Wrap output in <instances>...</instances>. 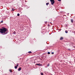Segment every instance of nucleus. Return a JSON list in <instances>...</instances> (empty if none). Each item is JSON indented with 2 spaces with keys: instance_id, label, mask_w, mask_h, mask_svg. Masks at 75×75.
<instances>
[{
  "instance_id": "nucleus-1",
  "label": "nucleus",
  "mask_w": 75,
  "mask_h": 75,
  "mask_svg": "<svg viewBox=\"0 0 75 75\" xmlns=\"http://www.w3.org/2000/svg\"><path fill=\"white\" fill-rule=\"evenodd\" d=\"M7 29L6 28H1L0 29V33L2 34H6L7 33Z\"/></svg>"
},
{
  "instance_id": "nucleus-2",
  "label": "nucleus",
  "mask_w": 75,
  "mask_h": 75,
  "mask_svg": "<svg viewBox=\"0 0 75 75\" xmlns=\"http://www.w3.org/2000/svg\"><path fill=\"white\" fill-rule=\"evenodd\" d=\"M50 1L51 3V4L53 5L54 4V3H55L54 0H50Z\"/></svg>"
},
{
  "instance_id": "nucleus-3",
  "label": "nucleus",
  "mask_w": 75,
  "mask_h": 75,
  "mask_svg": "<svg viewBox=\"0 0 75 75\" xmlns=\"http://www.w3.org/2000/svg\"><path fill=\"white\" fill-rule=\"evenodd\" d=\"M36 65H38L39 66H40V65H42V64H36Z\"/></svg>"
},
{
  "instance_id": "nucleus-4",
  "label": "nucleus",
  "mask_w": 75,
  "mask_h": 75,
  "mask_svg": "<svg viewBox=\"0 0 75 75\" xmlns=\"http://www.w3.org/2000/svg\"><path fill=\"white\" fill-rule=\"evenodd\" d=\"M74 22V21L73 20V19H71V23H73V22Z\"/></svg>"
},
{
  "instance_id": "nucleus-5",
  "label": "nucleus",
  "mask_w": 75,
  "mask_h": 75,
  "mask_svg": "<svg viewBox=\"0 0 75 75\" xmlns=\"http://www.w3.org/2000/svg\"><path fill=\"white\" fill-rule=\"evenodd\" d=\"M63 39V38L62 37H61L60 38V40H62Z\"/></svg>"
},
{
  "instance_id": "nucleus-6",
  "label": "nucleus",
  "mask_w": 75,
  "mask_h": 75,
  "mask_svg": "<svg viewBox=\"0 0 75 75\" xmlns=\"http://www.w3.org/2000/svg\"><path fill=\"white\" fill-rule=\"evenodd\" d=\"M9 71L10 72H13V71H12V70L10 69Z\"/></svg>"
},
{
  "instance_id": "nucleus-7",
  "label": "nucleus",
  "mask_w": 75,
  "mask_h": 75,
  "mask_svg": "<svg viewBox=\"0 0 75 75\" xmlns=\"http://www.w3.org/2000/svg\"><path fill=\"white\" fill-rule=\"evenodd\" d=\"M49 4V2H47V3H46V5L47 6L48 5V4Z\"/></svg>"
},
{
  "instance_id": "nucleus-8",
  "label": "nucleus",
  "mask_w": 75,
  "mask_h": 75,
  "mask_svg": "<svg viewBox=\"0 0 75 75\" xmlns=\"http://www.w3.org/2000/svg\"><path fill=\"white\" fill-rule=\"evenodd\" d=\"M28 52L29 54H31V53H32V52H31V51H29Z\"/></svg>"
},
{
  "instance_id": "nucleus-9",
  "label": "nucleus",
  "mask_w": 75,
  "mask_h": 75,
  "mask_svg": "<svg viewBox=\"0 0 75 75\" xmlns=\"http://www.w3.org/2000/svg\"><path fill=\"white\" fill-rule=\"evenodd\" d=\"M15 69H17V66H16L15 67Z\"/></svg>"
},
{
  "instance_id": "nucleus-10",
  "label": "nucleus",
  "mask_w": 75,
  "mask_h": 75,
  "mask_svg": "<svg viewBox=\"0 0 75 75\" xmlns=\"http://www.w3.org/2000/svg\"><path fill=\"white\" fill-rule=\"evenodd\" d=\"M21 68L19 67V71H20V70H21Z\"/></svg>"
},
{
  "instance_id": "nucleus-11",
  "label": "nucleus",
  "mask_w": 75,
  "mask_h": 75,
  "mask_svg": "<svg viewBox=\"0 0 75 75\" xmlns=\"http://www.w3.org/2000/svg\"><path fill=\"white\" fill-rule=\"evenodd\" d=\"M65 32L66 33H68V31H67V30H66L65 31Z\"/></svg>"
},
{
  "instance_id": "nucleus-12",
  "label": "nucleus",
  "mask_w": 75,
  "mask_h": 75,
  "mask_svg": "<svg viewBox=\"0 0 75 75\" xmlns=\"http://www.w3.org/2000/svg\"><path fill=\"white\" fill-rule=\"evenodd\" d=\"M47 54H50V52H47Z\"/></svg>"
},
{
  "instance_id": "nucleus-13",
  "label": "nucleus",
  "mask_w": 75,
  "mask_h": 75,
  "mask_svg": "<svg viewBox=\"0 0 75 75\" xmlns=\"http://www.w3.org/2000/svg\"><path fill=\"white\" fill-rule=\"evenodd\" d=\"M14 9L13 8V9H12V11H14Z\"/></svg>"
},
{
  "instance_id": "nucleus-14",
  "label": "nucleus",
  "mask_w": 75,
  "mask_h": 75,
  "mask_svg": "<svg viewBox=\"0 0 75 75\" xmlns=\"http://www.w3.org/2000/svg\"><path fill=\"white\" fill-rule=\"evenodd\" d=\"M41 75H44V74H43V73H41Z\"/></svg>"
},
{
  "instance_id": "nucleus-15",
  "label": "nucleus",
  "mask_w": 75,
  "mask_h": 75,
  "mask_svg": "<svg viewBox=\"0 0 75 75\" xmlns=\"http://www.w3.org/2000/svg\"><path fill=\"white\" fill-rule=\"evenodd\" d=\"M49 66H50V64H48L47 65V67H49Z\"/></svg>"
},
{
  "instance_id": "nucleus-16",
  "label": "nucleus",
  "mask_w": 75,
  "mask_h": 75,
  "mask_svg": "<svg viewBox=\"0 0 75 75\" xmlns=\"http://www.w3.org/2000/svg\"><path fill=\"white\" fill-rule=\"evenodd\" d=\"M3 23V21H1V23Z\"/></svg>"
},
{
  "instance_id": "nucleus-17",
  "label": "nucleus",
  "mask_w": 75,
  "mask_h": 75,
  "mask_svg": "<svg viewBox=\"0 0 75 75\" xmlns=\"http://www.w3.org/2000/svg\"><path fill=\"white\" fill-rule=\"evenodd\" d=\"M16 33V32H15V31H14V32H13V34H15Z\"/></svg>"
},
{
  "instance_id": "nucleus-18",
  "label": "nucleus",
  "mask_w": 75,
  "mask_h": 75,
  "mask_svg": "<svg viewBox=\"0 0 75 75\" xmlns=\"http://www.w3.org/2000/svg\"><path fill=\"white\" fill-rule=\"evenodd\" d=\"M16 66H17V67H18V64H17Z\"/></svg>"
},
{
  "instance_id": "nucleus-19",
  "label": "nucleus",
  "mask_w": 75,
  "mask_h": 75,
  "mask_svg": "<svg viewBox=\"0 0 75 75\" xmlns=\"http://www.w3.org/2000/svg\"><path fill=\"white\" fill-rule=\"evenodd\" d=\"M17 16H19V13L17 14Z\"/></svg>"
},
{
  "instance_id": "nucleus-20",
  "label": "nucleus",
  "mask_w": 75,
  "mask_h": 75,
  "mask_svg": "<svg viewBox=\"0 0 75 75\" xmlns=\"http://www.w3.org/2000/svg\"><path fill=\"white\" fill-rule=\"evenodd\" d=\"M59 1H61V0H57Z\"/></svg>"
},
{
  "instance_id": "nucleus-21",
  "label": "nucleus",
  "mask_w": 75,
  "mask_h": 75,
  "mask_svg": "<svg viewBox=\"0 0 75 75\" xmlns=\"http://www.w3.org/2000/svg\"><path fill=\"white\" fill-rule=\"evenodd\" d=\"M52 54H54V52H52Z\"/></svg>"
},
{
  "instance_id": "nucleus-22",
  "label": "nucleus",
  "mask_w": 75,
  "mask_h": 75,
  "mask_svg": "<svg viewBox=\"0 0 75 75\" xmlns=\"http://www.w3.org/2000/svg\"><path fill=\"white\" fill-rule=\"evenodd\" d=\"M21 30H23V28H21Z\"/></svg>"
},
{
  "instance_id": "nucleus-23",
  "label": "nucleus",
  "mask_w": 75,
  "mask_h": 75,
  "mask_svg": "<svg viewBox=\"0 0 75 75\" xmlns=\"http://www.w3.org/2000/svg\"><path fill=\"white\" fill-rule=\"evenodd\" d=\"M68 50H69V51H70L71 50V49H68Z\"/></svg>"
},
{
  "instance_id": "nucleus-24",
  "label": "nucleus",
  "mask_w": 75,
  "mask_h": 75,
  "mask_svg": "<svg viewBox=\"0 0 75 75\" xmlns=\"http://www.w3.org/2000/svg\"><path fill=\"white\" fill-rule=\"evenodd\" d=\"M18 43V42H16V44H17Z\"/></svg>"
},
{
  "instance_id": "nucleus-25",
  "label": "nucleus",
  "mask_w": 75,
  "mask_h": 75,
  "mask_svg": "<svg viewBox=\"0 0 75 75\" xmlns=\"http://www.w3.org/2000/svg\"><path fill=\"white\" fill-rule=\"evenodd\" d=\"M48 26H50V25H48Z\"/></svg>"
},
{
  "instance_id": "nucleus-26",
  "label": "nucleus",
  "mask_w": 75,
  "mask_h": 75,
  "mask_svg": "<svg viewBox=\"0 0 75 75\" xmlns=\"http://www.w3.org/2000/svg\"><path fill=\"white\" fill-rule=\"evenodd\" d=\"M18 71H19V69H18Z\"/></svg>"
}]
</instances>
